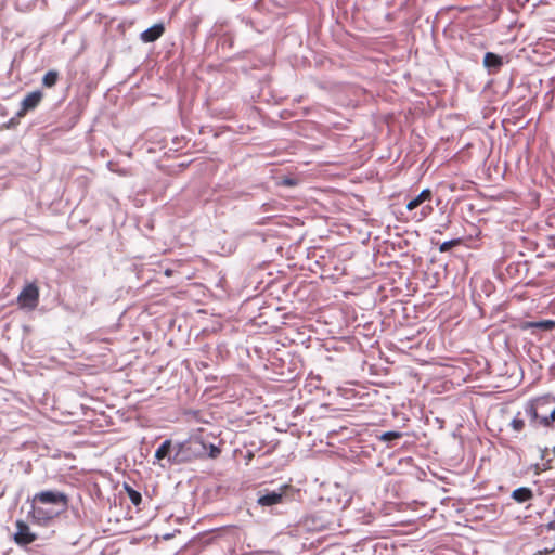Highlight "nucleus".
<instances>
[{"label":"nucleus","mask_w":555,"mask_h":555,"mask_svg":"<svg viewBox=\"0 0 555 555\" xmlns=\"http://www.w3.org/2000/svg\"><path fill=\"white\" fill-rule=\"evenodd\" d=\"M402 437V433L400 431H386L379 436V440L382 441H391L396 439H400Z\"/></svg>","instance_id":"dca6fc26"},{"label":"nucleus","mask_w":555,"mask_h":555,"mask_svg":"<svg viewBox=\"0 0 555 555\" xmlns=\"http://www.w3.org/2000/svg\"><path fill=\"white\" fill-rule=\"evenodd\" d=\"M483 65L489 69L498 72L503 65V60L500 55L493 52H487L483 56Z\"/></svg>","instance_id":"9b49d317"},{"label":"nucleus","mask_w":555,"mask_h":555,"mask_svg":"<svg viewBox=\"0 0 555 555\" xmlns=\"http://www.w3.org/2000/svg\"><path fill=\"white\" fill-rule=\"evenodd\" d=\"M165 27L162 23L155 24L146 30L142 31L140 38L143 42H154L163 36Z\"/></svg>","instance_id":"6e6552de"},{"label":"nucleus","mask_w":555,"mask_h":555,"mask_svg":"<svg viewBox=\"0 0 555 555\" xmlns=\"http://www.w3.org/2000/svg\"><path fill=\"white\" fill-rule=\"evenodd\" d=\"M211 434H206L204 429H198L186 441L177 444V451L173 459H169L170 464L190 462L195 459H217L221 454L220 447L210 441Z\"/></svg>","instance_id":"f257e3e1"},{"label":"nucleus","mask_w":555,"mask_h":555,"mask_svg":"<svg viewBox=\"0 0 555 555\" xmlns=\"http://www.w3.org/2000/svg\"><path fill=\"white\" fill-rule=\"evenodd\" d=\"M459 243V241L456 240H452V241H448V242H444L440 245L439 247V250L441 253H444V251H448L449 249H451L453 246H455L456 244Z\"/></svg>","instance_id":"a211bd4d"},{"label":"nucleus","mask_w":555,"mask_h":555,"mask_svg":"<svg viewBox=\"0 0 555 555\" xmlns=\"http://www.w3.org/2000/svg\"><path fill=\"white\" fill-rule=\"evenodd\" d=\"M39 302V288L35 283L27 284L17 297L21 308L35 309Z\"/></svg>","instance_id":"39448f33"},{"label":"nucleus","mask_w":555,"mask_h":555,"mask_svg":"<svg viewBox=\"0 0 555 555\" xmlns=\"http://www.w3.org/2000/svg\"><path fill=\"white\" fill-rule=\"evenodd\" d=\"M126 491L131 503L135 506H139L142 502L141 493L128 486H126Z\"/></svg>","instance_id":"2eb2a0df"},{"label":"nucleus","mask_w":555,"mask_h":555,"mask_svg":"<svg viewBox=\"0 0 555 555\" xmlns=\"http://www.w3.org/2000/svg\"><path fill=\"white\" fill-rule=\"evenodd\" d=\"M43 95L40 91H33L28 93L21 103V109L17 112L18 117H23L27 112L36 108L41 102Z\"/></svg>","instance_id":"0eeeda50"},{"label":"nucleus","mask_w":555,"mask_h":555,"mask_svg":"<svg viewBox=\"0 0 555 555\" xmlns=\"http://www.w3.org/2000/svg\"><path fill=\"white\" fill-rule=\"evenodd\" d=\"M431 199L433 192L429 189H425L406 204V209L409 211H414L412 217L413 220L423 221L433 214L434 207L431 205Z\"/></svg>","instance_id":"20e7f679"},{"label":"nucleus","mask_w":555,"mask_h":555,"mask_svg":"<svg viewBox=\"0 0 555 555\" xmlns=\"http://www.w3.org/2000/svg\"><path fill=\"white\" fill-rule=\"evenodd\" d=\"M16 531L13 534V541L18 546H27L37 540V534L31 531L30 527L23 520H16Z\"/></svg>","instance_id":"423d86ee"},{"label":"nucleus","mask_w":555,"mask_h":555,"mask_svg":"<svg viewBox=\"0 0 555 555\" xmlns=\"http://www.w3.org/2000/svg\"><path fill=\"white\" fill-rule=\"evenodd\" d=\"M511 426L515 431H521L525 428V421L520 417V413L512 420Z\"/></svg>","instance_id":"f3484780"},{"label":"nucleus","mask_w":555,"mask_h":555,"mask_svg":"<svg viewBox=\"0 0 555 555\" xmlns=\"http://www.w3.org/2000/svg\"><path fill=\"white\" fill-rule=\"evenodd\" d=\"M512 499L519 503V504H524L526 502H529L533 499V492L530 488L528 487H521V488H518V489H515L513 492H512Z\"/></svg>","instance_id":"9d476101"},{"label":"nucleus","mask_w":555,"mask_h":555,"mask_svg":"<svg viewBox=\"0 0 555 555\" xmlns=\"http://www.w3.org/2000/svg\"><path fill=\"white\" fill-rule=\"evenodd\" d=\"M172 448V442L170 439L165 440L156 450L155 452V459L158 461H162L164 459H173V456H170V451Z\"/></svg>","instance_id":"ddd939ff"},{"label":"nucleus","mask_w":555,"mask_h":555,"mask_svg":"<svg viewBox=\"0 0 555 555\" xmlns=\"http://www.w3.org/2000/svg\"><path fill=\"white\" fill-rule=\"evenodd\" d=\"M68 505L67 496L59 491H41L31 499V509L29 516L33 521L40 526H48Z\"/></svg>","instance_id":"f03ea898"},{"label":"nucleus","mask_w":555,"mask_h":555,"mask_svg":"<svg viewBox=\"0 0 555 555\" xmlns=\"http://www.w3.org/2000/svg\"><path fill=\"white\" fill-rule=\"evenodd\" d=\"M283 500V493L271 492L259 496L258 504L261 506H272L280 504Z\"/></svg>","instance_id":"f8f14e48"},{"label":"nucleus","mask_w":555,"mask_h":555,"mask_svg":"<svg viewBox=\"0 0 555 555\" xmlns=\"http://www.w3.org/2000/svg\"><path fill=\"white\" fill-rule=\"evenodd\" d=\"M526 412L532 420H539L544 427H554L555 424V397H538L526 405Z\"/></svg>","instance_id":"7ed1b4c3"},{"label":"nucleus","mask_w":555,"mask_h":555,"mask_svg":"<svg viewBox=\"0 0 555 555\" xmlns=\"http://www.w3.org/2000/svg\"><path fill=\"white\" fill-rule=\"evenodd\" d=\"M59 80V73L56 70H49L42 78V85L47 88H52Z\"/></svg>","instance_id":"4468645a"},{"label":"nucleus","mask_w":555,"mask_h":555,"mask_svg":"<svg viewBox=\"0 0 555 555\" xmlns=\"http://www.w3.org/2000/svg\"><path fill=\"white\" fill-rule=\"evenodd\" d=\"M522 330H539L543 332H548L555 328V321L552 320H543L531 322L527 321L521 324Z\"/></svg>","instance_id":"1a4fd4ad"},{"label":"nucleus","mask_w":555,"mask_h":555,"mask_svg":"<svg viewBox=\"0 0 555 555\" xmlns=\"http://www.w3.org/2000/svg\"><path fill=\"white\" fill-rule=\"evenodd\" d=\"M553 551L548 548H544L541 551L535 552L533 555H550Z\"/></svg>","instance_id":"6ab92c4d"}]
</instances>
